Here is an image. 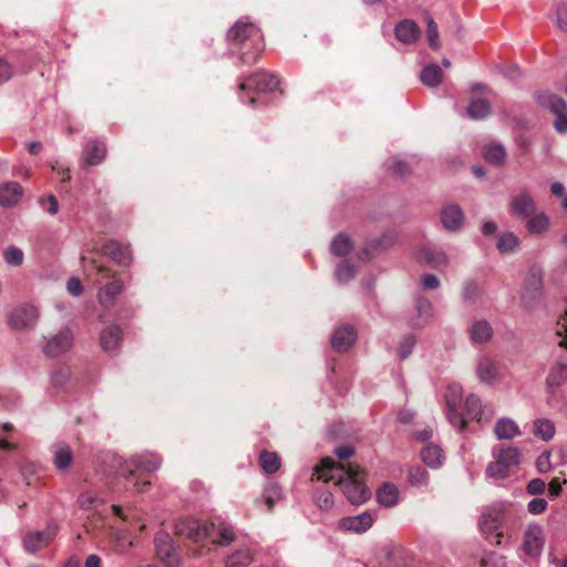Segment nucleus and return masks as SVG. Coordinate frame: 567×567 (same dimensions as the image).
<instances>
[{
  "label": "nucleus",
  "mask_w": 567,
  "mask_h": 567,
  "mask_svg": "<svg viewBox=\"0 0 567 567\" xmlns=\"http://www.w3.org/2000/svg\"><path fill=\"white\" fill-rule=\"evenodd\" d=\"M363 475L360 468L353 465H341L330 457L322 458L313 473L317 480L333 482L341 486L349 502L357 505L367 502L371 496V492L363 483Z\"/></svg>",
  "instance_id": "1"
},
{
  "label": "nucleus",
  "mask_w": 567,
  "mask_h": 567,
  "mask_svg": "<svg viewBox=\"0 0 567 567\" xmlns=\"http://www.w3.org/2000/svg\"><path fill=\"white\" fill-rule=\"evenodd\" d=\"M162 460L159 456L152 452H144L134 455L128 462L125 463L123 475L125 477V487L132 492L144 493L151 484L142 477H136L133 468L141 473H152L161 467Z\"/></svg>",
  "instance_id": "2"
},
{
  "label": "nucleus",
  "mask_w": 567,
  "mask_h": 567,
  "mask_svg": "<svg viewBox=\"0 0 567 567\" xmlns=\"http://www.w3.org/2000/svg\"><path fill=\"white\" fill-rule=\"evenodd\" d=\"M494 458L486 467V474L493 478H505L512 467L520 463V452L517 447L507 446L504 449H493Z\"/></svg>",
  "instance_id": "3"
},
{
  "label": "nucleus",
  "mask_w": 567,
  "mask_h": 567,
  "mask_svg": "<svg viewBox=\"0 0 567 567\" xmlns=\"http://www.w3.org/2000/svg\"><path fill=\"white\" fill-rule=\"evenodd\" d=\"M227 40L231 44H244L246 42L256 51L259 52L264 48L262 35L257 25L251 22L239 20L227 32Z\"/></svg>",
  "instance_id": "4"
},
{
  "label": "nucleus",
  "mask_w": 567,
  "mask_h": 567,
  "mask_svg": "<svg viewBox=\"0 0 567 567\" xmlns=\"http://www.w3.org/2000/svg\"><path fill=\"white\" fill-rule=\"evenodd\" d=\"M463 400V389L458 383H452L447 386L445 394L446 402V417L452 426L462 431L465 427V419L460 412V406Z\"/></svg>",
  "instance_id": "5"
},
{
  "label": "nucleus",
  "mask_w": 567,
  "mask_h": 567,
  "mask_svg": "<svg viewBox=\"0 0 567 567\" xmlns=\"http://www.w3.org/2000/svg\"><path fill=\"white\" fill-rule=\"evenodd\" d=\"M507 516V507L504 504H497L484 512L480 519V528L488 537L501 538L502 524Z\"/></svg>",
  "instance_id": "6"
},
{
  "label": "nucleus",
  "mask_w": 567,
  "mask_h": 567,
  "mask_svg": "<svg viewBox=\"0 0 567 567\" xmlns=\"http://www.w3.org/2000/svg\"><path fill=\"white\" fill-rule=\"evenodd\" d=\"M215 524L196 518H182L176 525V533L193 542H200L212 535Z\"/></svg>",
  "instance_id": "7"
},
{
  "label": "nucleus",
  "mask_w": 567,
  "mask_h": 567,
  "mask_svg": "<svg viewBox=\"0 0 567 567\" xmlns=\"http://www.w3.org/2000/svg\"><path fill=\"white\" fill-rule=\"evenodd\" d=\"M477 380L489 386H495L503 380L501 363L488 355H480L475 364Z\"/></svg>",
  "instance_id": "8"
},
{
  "label": "nucleus",
  "mask_w": 567,
  "mask_h": 567,
  "mask_svg": "<svg viewBox=\"0 0 567 567\" xmlns=\"http://www.w3.org/2000/svg\"><path fill=\"white\" fill-rule=\"evenodd\" d=\"M40 317V311L32 303H23L11 310L9 323L13 329L25 330L33 328Z\"/></svg>",
  "instance_id": "9"
},
{
  "label": "nucleus",
  "mask_w": 567,
  "mask_h": 567,
  "mask_svg": "<svg viewBox=\"0 0 567 567\" xmlns=\"http://www.w3.org/2000/svg\"><path fill=\"white\" fill-rule=\"evenodd\" d=\"M542 295L543 272L540 270L534 269L529 272L524 282L520 298L525 307L530 308L537 300L540 299Z\"/></svg>",
  "instance_id": "10"
},
{
  "label": "nucleus",
  "mask_w": 567,
  "mask_h": 567,
  "mask_svg": "<svg viewBox=\"0 0 567 567\" xmlns=\"http://www.w3.org/2000/svg\"><path fill=\"white\" fill-rule=\"evenodd\" d=\"M73 339L74 336L72 330L64 328L49 339L43 347V352L48 357L56 358L71 350L73 347Z\"/></svg>",
  "instance_id": "11"
},
{
  "label": "nucleus",
  "mask_w": 567,
  "mask_h": 567,
  "mask_svg": "<svg viewBox=\"0 0 567 567\" xmlns=\"http://www.w3.org/2000/svg\"><path fill=\"white\" fill-rule=\"evenodd\" d=\"M465 410L467 415L477 422H488L495 414L494 406L492 404H483L476 394L467 395Z\"/></svg>",
  "instance_id": "12"
},
{
  "label": "nucleus",
  "mask_w": 567,
  "mask_h": 567,
  "mask_svg": "<svg viewBox=\"0 0 567 567\" xmlns=\"http://www.w3.org/2000/svg\"><path fill=\"white\" fill-rule=\"evenodd\" d=\"M511 213L526 220L537 210V204L535 199L526 192H520L519 194L512 197L509 203Z\"/></svg>",
  "instance_id": "13"
},
{
  "label": "nucleus",
  "mask_w": 567,
  "mask_h": 567,
  "mask_svg": "<svg viewBox=\"0 0 567 567\" xmlns=\"http://www.w3.org/2000/svg\"><path fill=\"white\" fill-rule=\"evenodd\" d=\"M279 84L278 79L269 73L259 72L247 78L240 85L241 91L255 90L257 92H271Z\"/></svg>",
  "instance_id": "14"
},
{
  "label": "nucleus",
  "mask_w": 567,
  "mask_h": 567,
  "mask_svg": "<svg viewBox=\"0 0 567 567\" xmlns=\"http://www.w3.org/2000/svg\"><path fill=\"white\" fill-rule=\"evenodd\" d=\"M544 542L543 528L536 524L529 525L524 534V551L532 557H538L542 554Z\"/></svg>",
  "instance_id": "15"
},
{
  "label": "nucleus",
  "mask_w": 567,
  "mask_h": 567,
  "mask_svg": "<svg viewBox=\"0 0 567 567\" xmlns=\"http://www.w3.org/2000/svg\"><path fill=\"white\" fill-rule=\"evenodd\" d=\"M374 523V517L370 512H363L359 515L348 516L339 522L342 530L355 534H362L369 530Z\"/></svg>",
  "instance_id": "16"
},
{
  "label": "nucleus",
  "mask_w": 567,
  "mask_h": 567,
  "mask_svg": "<svg viewBox=\"0 0 567 567\" xmlns=\"http://www.w3.org/2000/svg\"><path fill=\"white\" fill-rule=\"evenodd\" d=\"M154 543L157 557L164 561L167 567H177V559L174 555L175 548L171 536L166 533H158Z\"/></svg>",
  "instance_id": "17"
},
{
  "label": "nucleus",
  "mask_w": 567,
  "mask_h": 567,
  "mask_svg": "<svg viewBox=\"0 0 567 567\" xmlns=\"http://www.w3.org/2000/svg\"><path fill=\"white\" fill-rule=\"evenodd\" d=\"M54 527H48L43 532H30L23 537V547L28 553L34 554L47 546L54 537Z\"/></svg>",
  "instance_id": "18"
},
{
  "label": "nucleus",
  "mask_w": 567,
  "mask_h": 567,
  "mask_svg": "<svg viewBox=\"0 0 567 567\" xmlns=\"http://www.w3.org/2000/svg\"><path fill=\"white\" fill-rule=\"evenodd\" d=\"M441 221L445 229L458 230L464 223L463 210L455 204H447L441 210Z\"/></svg>",
  "instance_id": "19"
},
{
  "label": "nucleus",
  "mask_w": 567,
  "mask_h": 567,
  "mask_svg": "<svg viewBox=\"0 0 567 567\" xmlns=\"http://www.w3.org/2000/svg\"><path fill=\"white\" fill-rule=\"evenodd\" d=\"M535 99L542 107L548 109L555 115H561L567 112L566 101L549 91L536 92Z\"/></svg>",
  "instance_id": "20"
},
{
  "label": "nucleus",
  "mask_w": 567,
  "mask_h": 567,
  "mask_svg": "<svg viewBox=\"0 0 567 567\" xmlns=\"http://www.w3.org/2000/svg\"><path fill=\"white\" fill-rule=\"evenodd\" d=\"M415 310L417 316L411 320V326L414 328L425 327L434 316L432 302L423 296L415 299Z\"/></svg>",
  "instance_id": "21"
},
{
  "label": "nucleus",
  "mask_w": 567,
  "mask_h": 567,
  "mask_svg": "<svg viewBox=\"0 0 567 567\" xmlns=\"http://www.w3.org/2000/svg\"><path fill=\"white\" fill-rule=\"evenodd\" d=\"M357 339V332L351 326H343L338 328L332 338L331 344L334 350L339 352L347 351Z\"/></svg>",
  "instance_id": "22"
},
{
  "label": "nucleus",
  "mask_w": 567,
  "mask_h": 567,
  "mask_svg": "<svg viewBox=\"0 0 567 567\" xmlns=\"http://www.w3.org/2000/svg\"><path fill=\"white\" fill-rule=\"evenodd\" d=\"M123 281L118 279H112L106 282L97 291V300L103 307H109L114 303L117 296L123 291Z\"/></svg>",
  "instance_id": "23"
},
{
  "label": "nucleus",
  "mask_w": 567,
  "mask_h": 567,
  "mask_svg": "<svg viewBox=\"0 0 567 567\" xmlns=\"http://www.w3.org/2000/svg\"><path fill=\"white\" fill-rule=\"evenodd\" d=\"M567 383V359L558 360L549 370L546 378L547 388L554 392L555 389Z\"/></svg>",
  "instance_id": "24"
},
{
  "label": "nucleus",
  "mask_w": 567,
  "mask_h": 567,
  "mask_svg": "<svg viewBox=\"0 0 567 567\" xmlns=\"http://www.w3.org/2000/svg\"><path fill=\"white\" fill-rule=\"evenodd\" d=\"M417 257L420 260H423L435 268L447 265L446 254L442 249H439L432 245L422 247L417 252Z\"/></svg>",
  "instance_id": "25"
},
{
  "label": "nucleus",
  "mask_w": 567,
  "mask_h": 567,
  "mask_svg": "<svg viewBox=\"0 0 567 567\" xmlns=\"http://www.w3.org/2000/svg\"><path fill=\"white\" fill-rule=\"evenodd\" d=\"M394 33L400 42L411 44L419 39L420 30L414 21L406 19L396 24Z\"/></svg>",
  "instance_id": "26"
},
{
  "label": "nucleus",
  "mask_w": 567,
  "mask_h": 567,
  "mask_svg": "<svg viewBox=\"0 0 567 567\" xmlns=\"http://www.w3.org/2000/svg\"><path fill=\"white\" fill-rule=\"evenodd\" d=\"M103 251L112 260L120 266H127L131 262V251L128 247L118 244L117 241H109L104 245Z\"/></svg>",
  "instance_id": "27"
},
{
  "label": "nucleus",
  "mask_w": 567,
  "mask_h": 567,
  "mask_svg": "<svg viewBox=\"0 0 567 567\" xmlns=\"http://www.w3.org/2000/svg\"><path fill=\"white\" fill-rule=\"evenodd\" d=\"M494 434L498 440H513L520 435V430L513 419L501 417L495 423Z\"/></svg>",
  "instance_id": "28"
},
{
  "label": "nucleus",
  "mask_w": 567,
  "mask_h": 567,
  "mask_svg": "<svg viewBox=\"0 0 567 567\" xmlns=\"http://www.w3.org/2000/svg\"><path fill=\"white\" fill-rule=\"evenodd\" d=\"M421 458L426 466L437 470L443 465L445 455L440 445L430 443L421 450Z\"/></svg>",
  "instance_id": "29"
},
{
  "label": "nucleus",
  "mask_w": 567,
  "mask_h": 567,
  "mask_svg": "<svg viewBox=\"0 0 567 567\" xmlns=\"http://www.w3.org/2000/svg\"><path fill=\"white\" fill-rule=\"evenodd\" d=\"M53 464L59 471L69 468L73 461L71 447L65 443H56L52 446Z\"/></svg>",
  "instance_id": "30"
},
{
  "label": "nucleus",
  "mask_w": 567,
  "mask_h": 567,
  "mask_svg": "<svg viewBox=\"0 0 567 567\" xmlns=\"http://www.w3.org/2000/svg\"><path fill=\"white\" fill-rule=\"evenodd\" d=\"M106 155L104 143L99 141H90L83 148V158L87 165H97L103 162Z\"/></svg>",
  "instance_id": "31"
},
{
  "label": "nucleus",
  "mask_w": 567,
  "mask_h": 567,
  "mask_svg": "<svg viewBox=\"0 0 567 567\" xmlns=\"http://www.w3.org/2000/svg\"><path fill=\"white\" fill-rule=\"evenodd\" d=\"M22 196V188L16 182L6 183L0 187V205L12 207L17 205Z\"/></svg>",
  "instance_id": "32"
},
{
  "label": "nucleus",
  "mask_w": 567,
  "mask_h": 567,
  "mask_svg": "<svg viewBox=\"0 0 567 567\" xmlns=\"http://www.w3.org/2000/svg\"><path fill=\"white\" fill-rule=\"evenodd\" d=\"M493 330L489 323L485 320L474 322L470 328V337L473 343L482 344L491 340Z\"/></svg>",
  "instance_id": "33"
},
{
  "label": "nucleus",
  "mask_w": 567,
  "mask_h": 567,
  "mask_svg": "<svg viewBox=\"0 0 567 567\" xmlns=\"http://www.w3.org/2000/svg\"><path fill=\"white\" fill-rule=\"evenodd\" d=\"M420 80L429 87H436L443 81V71L440 65L430 63L422 69Z\"/></svg>",
  "instance_id": "34"
},
{
  "label": "nucleus",
  "mask_w": 567,
  "mask_h": 567,
  "mask_svg": "<svg viewBox=\"0 0 567 567\" xmlns=\"http://www.w3.org/2000/svg\"><path fill=\"white\" fill-rule=\"evenodd\" d=\"M526 229L533 235H540L549 227V218L544 212H537L526 220Z\"/></svg>",
  "instance_id": "35"
},
{
  "label": "nucleus",
  "mask_w": 567,
  "mask_h": 567,
  "mask_svg": "<svg viewBox=\"0 0 567 567\" xmlns=\"http://www.w3.org/2000/svg\"><path fill=\"white\" fill-rule=\"evenodd\" d=\"M378 502L384 507L396 505L399 499V491L395 485L384 483L377 492Z\"/></svg>",
  "instance_id": "36"
},
{
  "label": "nucleus",
  "mask_w": 567,
  "mask_h": 567,
  "mask_svg": "<svg viewBox=\"0 0 567 567\" xmlns=\"http://www.w3.org/2000/svg\"><path fill=\"white\" fill-rule=\"evenodd\" d=\"M100 339L105 351L114 350L121 342V330L117 326H110L101 332Z\"/></svg>",
  "instance_id": "37"
},
{
  "label": "nucleus",
  "mask_w": 567,
  "mask_h": 567,
  "mask_svg": "<svg viewBox=\"0 0 567 567\" xmlns=\"http://www.w3.org/2000/svg\"><path fill=\"white\" fill-rule=\"evenodd\" d=\"M483 157L492 164L501 165L505 161L506 151L499 143L492 142L484 146Z\"/></svg>",
  "instance_id": "38"
},
{
  "label": "nucleus",
  "mask_w": 567,
  "mask_h": 567,
  "mask_svg": "<svg viewBox=\"0 0 567 567\" xmlns=\"http://www.w3.org/2000/svg\"><path fill=\"white\" fill-rule=\"evenodd\" d=\"M556 433V427L553 421L548 419H537L534 422V434L540 440L548 442Z\"/></svg>",
  "instance_id": "39"
},
{
  "label": "nucleus",
  "mask_w": 567,
  "mask_h": 567,
  "mask_svg": "<svg viewBox=\"0 0 567 567\" xmlns=\"http://www.w3.org/2000/svg\"><path fill=\"white\" fill-rule=\"evenodd\" d=\"M491 105L486 100H473L467 106V114L473 120H482L489 114Z\"/></svg>",
  "instance_id": "40"
},
{
  "label": "nucleus",
  "mask_w": 567,
  "mask_h": 567,
  "mask_svg": "<svg viewBox=\"0 0 567 567\" xmlns=\"http://www.w3.org/2000/svg\"><path fill=\"white\" fill-rule=\"evenodd\" d=\"M112 539L115 546V549L120 554H124L131 548L133 545L131 534L125 529H116L112 533Z\"/></svg>",
  "instance_id": "41"
},
{
  "label": "nucleus",
  "mask_w": 567,
  "mask_h": 567,
  "mask_svg": "<svg viewBox=\"0 0 567 567\" xmlns=\"http://www.w3.org/2000/svg\"><path fill=\"white\" fill-rule=\"evenodd\" d=\"M262 497L269 511H271L275 504L282 499L284 493L277 483L270 482L265 486Z\"/></svg>",
  "instance_id": "42"
},
{
  "label": "nucleus",
  "mask_w": 567,
  "mask_h": 567,
  "mask_svg": "<svg viewBox=\"0 0 567 567\" xmlns=\"http://www.w3.org/2000/svg\"><path fill=\"white\" fill-rule=\"evenodd\" d=\"M353 244L351 239L343 234H338L331 241V251L336 256H346L351 251Z\"/></svg>",
  "instance_id": "43"
},
{
  "label": "nucleus",
  "mask_w": 567,
  "mask_h": 567,
  "mask_svg": "<svg viewBox=\"0 0 567 567\" xmlns=\"http://www.w3.org/2000/svg\"><path fill=\"white\" fill-rule=\"evenodd\" d=\"M259 463L267 474H274L280 467V458L275 452H262L259 456Z\"/></svg>",
  "instance_id": "44"
},
{
  "label": "nucleus",
  "mask_w": 567,
  "mask_h": 567,
  "mask_svg": "<svg viewBox=\"0 0 567 567\" xmlns=\"http://www.w3.org/2000/svg\"><path fill=\"white\" fill-rule=\"evenodd\" d=\"M2 257H3L4 262L12 267L21 266L24 260L23 251L14 245H10V246L6 247L3 250Z\"/></svg>",
  "instance_id": "45"
},
{
  "label": "nucleus",
  "mask_w": 567,
  "mask_h": 567,
  "mask_svg": "<svg viewBox=\"0 0 567 567\" xmlns=\"http://www.w3.org/2000/svg\"><path fill=\"white\" fill-rule=\"evenodd\" d=\"M408 478L410 484L415 487H423L429 484V473L421 466H411Z\"/></svg>",
  "instance_id": "46"
},
{
  "label": "nucleus",
  "mask_w": 567,
  "mask_h": 567,
  "mask_svg": "<svg viewBox=\"0 0 567 567\" xmlns=\"http://www.w3.org/2000/svg\"><path fill=\"white\" fill-rule=\"evenodd\" d=\"M234 539H235L234 528L226 523L218 524L216 538L213 540V543H215L217 545L226 546V545H229Z\"/></svg>",
  "instance_id": "47"
},
{
  "label": "nucleus",
  "mask_w": 567,
  "mask_h": 567,
  "mask_svg": "<svg viewBox=\"0 0 567 567\" xmlns=\"http://www.w3.org/2000/svg\"><path fill=\"white\" fill-rule=\"evenodd\" d=\"M518 246V238L513 233H502L497 238V249L503 252H511Z\"/></svg>",
  "instance_id": "48"
},
{
  "label": "nucleus",
  "mask_w": 567,
  "mask_h": 567,
  "mask_svg": "<svg viewBox=\"0 0 567 567\" xmlns=\"http://www.w3.org/2000/svg\"><path fill=\"white\" fill-rule=\"evenodd\" d=\"M353 265L348 261L340 262L336 268V279L339 284H347L354 277Z\"/></svg>",
  "instance_id": "49"
},
{
  "label": "nucleus",
  "mask_w": 567,
  "mask_h": 567,
  "mask_svg": "<svg viewBox=\"0 0 567 567\" xmlns=\"http://www.w3.org/2000/svg\"><path fill=\"white\" fill-rule=\"evenodd\" d=\"M79 505L83 509H93L103 504V499L93 492H84L79 496Z\"/></svg>",
  "instance_id": "50"
},
{
  "label": "nucleus",
  "mask_w": 567,
  "mask_h": 567,
  "mask_svg": "<svg viewBox=\"0 0 567 567\" xmlns=\"http://www.w3.org/2000/svg\"><path fill=\"white\" fill-rule=\"evenodd\" d=\"M315 502L317 506L322 511H330L334 505L333 495L328 489H319L316 493Z\"/></svg>",
  "instance_id": "51"
},
{
  "label": "nucleus",
  "mask_w": 567,
  "mask_h": 567,
  "mask_svg": "<svg viewBox=\"0 0 567 567\" xmlns=\"http://www.w3.org/2000/svg\"><path fill=\"white\" fill-rule=\"evenodd\" d=\"M426 24H427V41H429V45L433 50H439L441 48V42H440V38H439V30H437V25H436L434 19L431 16H427Z\"/></svg>",
  "instance_id": "52"
},
{
  "label": "nucleus",
  "mask_w": 567,
  "mask_h": 567,
  "mask_svg": "<svg viewBox=\"0 0 567 567\" xmlns=\"http://www.w3.org/2000/svg\"><path fill=\"white\" fill-rule=\"evenodd\" d=\"M229 566L244 567L251 563L252 555L249 549H240L228 557Z\"/></svg>",
  "instance_id": "53"
},
{
  "label": "nucleus",
  "mask_w": 567,
  "mask_h": 567,
  "mask_svg": "<svg viewBox=\"0 0 567 567\" xmlns=\"http://www.w3.org/2000/svg\"><path fill=\"white\" fill-rule=\"evenodd\" d=\"M71 371L68 367H60L51 374V383L54 386H63L70 379Z\"/></svg>",
  "instance_id": "54"
},
{
  "label": "nucleus",
  "mask_w": 567,
  "mask_h": 567,
  "mask_svg": "<svg viewBox=\"0 0 567 567\" xmlns=\"http://www.w3.org/2000/svg\"><path fill=\"white\" fill-rule=\"evenodd\" d=\"M415 339L413 336L404 337L398 346V354L400 359H406L413 351Z\"/></svg>",
  "instance_id": "55"
},
{
  "label": "nucleus",
  "mask_w": 567,
  "mask_h": 567,
  "mask_svg": "<svg viewBox=\"0 0 567 567\" xmlns=\"http://www.w3.org/2000/svg\"><path fill=\"white\" fill-rule=\"evenodd\" d=\"M536 467L539 473H547L551 470L549 452H544L537 457Z\"/></svg>",
  "instance_id": "56"
},
{
  "label": "nucleus",
  "mask_w": 567,
  "mask_h": 567,
  "mask_svg": "<svg viewBox=\"0 0 567 567\" xmlns=\"http://www.w3.org/2000/svg\"><path fill=\"white\" fill-rule=\"evenodd\" d=\"M546 507H547L546 499L545 498H540V497L532 499L528 503V505H527V508H528L529 513H532L534 515H538V514L544 513Z\"/></svg>",
  "instance_id": "57"
},
{
  "label": "nucleus",
  "mask_w": 567,
  "mask_h": 567,
  "mask_svg": "<svg viewBox=\"0 0 567 567\" xmlns=\"http://www.w3.org/2000/svg\"><path fill=\"white\" fill-rule=\"evenodd\" d=\"M545 488L546 484L542 478H533L526 487L528 494L530 495L542 494L544 493Z\"/></svg>",
  "instance_id": "58"
},
{
  "label": "nucleus",
  "mask_w": 567,
  "mask_h": 567,
  "mask_svg": "<svg viewBox=\"0 0 567 567\" xmlns=\"http://www.w3.org/2000/svg\"><path fill=\"white\" fill-rule=\"evenodd\" d=\"M421 282L424 289H436L440 286V279L432 274H425L421 277Z\"/></svg>",
  "instance_id": "59"
},
{
  "label": "nucleus",
  "mask_w": 567,
  "mask_h": 567,
  "mask_svg": "<svg viewBox=\"0 0 567 567\" xmlns=\"http://www.w3.org/2000/svg\"><path fill=\"white\" fill-rule=\"evenodd\" d=\"M66 289L70 295L80 296L83 291V286L78 278L72 277L66 282Z\"/></svg>",
  "instance_id": "60"
},
{
  "label": "nucleus",
  "mask_w": 567,
  "mask_h": 567,
  "mask_svg": "<svg viewBox=\"0 0 567 567\" xmlns=\"http://www.w3.org/2000/svg\"><path fill=\"white\" fill-rule=\"evenodd\" d=\"M557 24L560 30L567 32V6L566 4L558 7Z\"/></svg>",
  "instance_id": "61"
},
{
  "label": "nucleus",
  "mask_w": 567,
  "mask_h": 567,
  "mask_svg": "<svg viewBox=\"0 0 567 567\" xmlns=\"http://www.w3.org/2000/svg\"><path fill=\"white\" fill-rule=\"evenodd\" d=\"M334 453L339 458L348 460L353 455L354 450L350 445H342V446L337 447Z\"/></svg>",
  "instance_id": "62"
},
{
  "label": "nucleus",
  "mask_w": 567,
  "mask_h": 567,
  "mask_svg": "<svg viewBox=\"0 0 567 567\" xmlns=\"http://www.w3.org/2000/svg\"><path fill=\"white\" fill-rule=\"evenodd\" d=\"M11 66L3 60H0V84L7 82L11 78Z\"/></svg>",
  "instance_id": "63"
},
{
  "label": "nucleus",
  "mask_w": 567,
  "mask_h": 567,
  "mask_svg": "<svg viewBox=\"0 0 567 567\" xmlns=\"http://www.w3.org/2000/svg\"><path fill=\"white\" fill-rule=\"evenodd\" d=\"M556 120L554 122V126L557 132L566 133L567 132V112L561 115H556Z\"/></svg>",
  "instance_id": "64"
}]
</instances>
